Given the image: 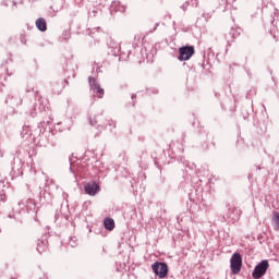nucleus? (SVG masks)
Instances as JSON below:
<instances>
[{"label":"nucleus","mask_w":279,"mask_h":279,"mask_svg":"<svg viewBox=\"0 0 279 279\" xmlns=\"http://www.w3.org/2000/svg\"><path fill=\"white\" fill-rule=\"evenodd\" d=\"M235 210H236V207H234V205L229 206L226 214L227 219H232V221H239V217H241V214L234 217L233 215Z\"/></svg>","instance_id":"0eeeda50"},{"label":"nucleus","mask_w":279,"mask_h":279,"mask_svg":"<svg viewBox=\"0 0 279 279\" xmlns=\"http://www.w3.org/2000/svg\"><path fill=\"white\" fill-rule=\"evenodd\" d=\"M89 123L90 125H97V117L90 118Z\"/></svg>","instance_id":"9b49d317"},{"label":"nucleus","mask_w":279,"mask_h":279,"mask_svg":"<svg viewBox=\"0 0 279 279\" xmlns=\"http://www.w3.org/2000/svg\"><path fill=\"white\" fill-rule=\"evenodd\" d=\"M154 274L158 276V278H167L169 276V266L166 263L157 262L151 266Z\"/></svg>","instance_id":"20e7f679"},{"label":"nucleus","mask_w":279,"mask_h":279,"mask_svg":"<svg viewBox=\"0 0 279 279\" xmlns=\"http://www.w3.org/2000/svg\"><path fill=\"white\" fill-rule=\"evenodd\" d=\"M230 267L232 274L236 275L241 272V267H243V257L239 253H233L230 259Z\"/></svg>","instance_id":"f257e3e1"},{"label":"nucleus","mask_w":279,"mask_h":279,"mask_svg":"<svg viewBox=\"0 0 279 279\" xmlns=\"http://www.w3.org/2000/svg\"><path fill=\"white\" fill-rule=\"evenodd\" d=\"M85 193L87 195H97L99 193V185L97 183H87L85 185Z\"/></svg>","instance_id":"423d86ee"},{"label":"nucleus","mask_w":279,"mask_h":279,"mask_svg":"<svg viewBox=\"0 0 279 279\" xmlns=\"http://www.w3.org/2000/svg\"><path fill=\"white\" fill-rule=\"evenodd\" d=\"M104 226L106 230H109L111 232V230H114V219L106 218L104 221Z\"/></svg>","instance_id":"1a4fd4ad"},{"label":"nucleus","mask_w":279,"mask_h":279,"mask_svg":"<svg viewBox=\"0 0 279 279\" xmlns=\"http://www.w3.org/2000/svg\"><path fill=\"white\" fill-rule=\"evenodd\" d=\"M35 25L39 32H47V21L45 19L39 17L36 20Z\"/></svg>","instance_id":"6e6552de"},{"label":"nucleus","mask_w":279,"mask_h":279,"mask_svg":"<svg viewBox=\"0 0 279 279\" xmlns=\"http://www.w3.org/2000/svg\"><path fill=\"white\" fill-rule=\"evenodd\" d=\"M195 56V47L193 46H184L179 48V58L180 62H186L190 58Z\"/></svg>","instance_id":"f03ea898"},{"label":"nucleus","mask_w":279,"mask_h":279,"mask_svg":"<svg viewBox=\"0 0 279 279\" xmlns=\"http://www.w3.org/2000/svg\"><path fill=\"white\" fill-rule=\"evenodd\" d=\"M89 87H90V90H94V93H96V96L98 97V99L104 98L105 90L104 88H101L99 83H97V80L89 77Z\"/></svg>","instance_id":"39448f33"},{"label":"nucleus","mask_w":279,"mask_h":279,"mask_svg":"<svg viewBox=\"0 0 279 279\" xmlns=\"http://www.w3.org/2000/svg\"><path fill=\"white\" fill-rule=\"evenodd\" d=\"M272 223L275 226V230H279V213L274 211L272 214Z\"/></svg>","instance_id":"9d476101"},{"label":"nucleus","mask_w":279,"mask_h":279,"mask_svg":"<svg viewBox=\"0 0 279 279\" xmlns=\"http://www.w3.org/2000/svg\"><path fill=\"white\" fill-rule=\"evenodd\" d=\"M37 252H39V254H43V251H40V248H37Z\"/></svg>","instance_id":"f8f14e48"},{"label":"nucleus","mask_w":279,"mask_h":279,"mask_svg":"<svg viewBox=\"0 0 279 279\" xmlns=\"http://www.w3.org/2000/svg\"><path fill=\"white\" fill-rule=\"evenodd\" d=\"M269 269V262L267 259L262 260L259 264L256 265V267L253 270V278L259 279L267 274V270Z\"/></svg>","instance_id":"7ed1b4c3"}]
</instances>
